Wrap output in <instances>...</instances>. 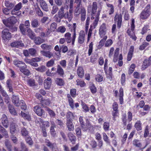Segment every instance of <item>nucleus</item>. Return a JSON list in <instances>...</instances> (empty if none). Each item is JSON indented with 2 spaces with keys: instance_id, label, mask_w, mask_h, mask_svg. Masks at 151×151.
<instances>
[{
  "instance_id": "42",
  "label": "nucleus",
  "mask_w": 151,
  "mask_h": 151,
  "mask_svg": "<svg viewBox=\"0 0 151 151\" xmlns=\"http://www.w3.org/2000/svg\"><path fill=\"white\" fill-rule=\"evenodd\" d=\"M27 67V65H26V67L24 68H21L20 69H19V70L24 75L28 76L30 74V72L29 70L26 69Z\"/></svg>"
},
{
  "instance_id": "20",
  "label": "nucleus",
  "mask_w": 151,
  "mask_h": 151,
  "mask_svg": "<svg viewBox=\"0 0 151 151\" xmlns=\"http://www.w3.org/2000/svg\"><path fill=\"white\" fill-rule=\"evenodd\" d=\"M41 53L44 56L46 57L50 58L53 57V53L50 51H45L42 50L40 51Z\"/></svg>"
},
{
  "instance_id": "58",
  "label": "nucleus",
  "mask_w": 151,
  "mask_h": 151,
  "mask_svg": "<svg viewBox=\"0 0 151 151\" xmlns=\"http://www.w3.org/2000/svg\"><path fill=\"white\" fill-rule=\"evenodd\" d=\"M103 138L104 140L106 143L107 144H109L110 142L108 138V137L105 133H103Z\"/></svg>"
},
{
  "instance_id": "8",
  "label": "nucleus",
  "mask_w": 151,
  "mask_h": 151,
  "mask_svg": "<svg viewBox=\"0 0 151 151\" xmlns=\"http://www.w3.org/2000/svg\"><path fill=\"white\" fill-rule=\"evenodd\" d=\"M2 37L5 41L9 40L12 37L11 33L9 30L7 29H5L2 32Z\"/></svg>"
},
{
  "instance_id": "26",
  "label": "nucleus",
  "mask_w": 151,
  "mask_h": 151,
  "mask_svg": "<svg viewBox=\"0 0 151 151\" xmlns=\"http://www.w3.org/2000/svg\"><path fill=\"white\" fill-rule=\"evenodd\" d=\"M133 146L139 149L142 147V144L140 141L138 139H134L132 141Z\"/></svg>"
},
{
  "instance_id": "34",
  "label": "nucleus",
  "mask_w": 151,
  "mask_h": 151,
  "mask_svg": "<svg viewBox=\"0 0 151 151\" xmlns=\"http://www.w3.org/2000/svg\"><path fill=\"white\" fill-rule=\"evenodd\" d=\"M31 25L33 28H37L39 26V21L37 19H33L31 21Z\"/></svg>"
},
{
  "instance_id": "25",
  "label": "nucleus",
  "mask_w": 151,
  "mask_h": 151,
  "mask_svg": "<svg viewBox=\"0 0 151 151\" xmlns=\"http://www.w3.org/2000/svg\"><path fill=\"white\" fill-rule=\"evenodd\" d=\"M0 132L2 134L3 136H4L5 138L9 137L7 131L1 124H0Z\"/></svg>"
},
{
  "instance_id": "47",
  "label": "nucleus",
  "mask_w": 151,
  "mask_h": 151,
  "mask_svg": "<svg viewBox=\"0 0 151 151\" xmlns=\"http://www.w3.org/2000/svg\"><path fill=\"white\" fill-rule=\"evenodd\" d=\"M29 55L32 56H36L37 54L36 50L34 48H31L29 49Z\"/></svg>"
},
{
  "instance_id": "38",
  "label": "nucleus",
  "mask_w": 151,
  "mask_h": 151,
  "mask_svg": "<svg viewBox=\"0 0 151 151\" xmlns=\"http://www.w3.org/2000/svg\"><path fill=\"white\" fill-rule=\"evenodd\" d=\"M55 82L56 84L59 86H63L64 84V82L63 80L60 78H56Z\"/></svg>"
},
{
  "instance_id": "30",
  "label": "nucleus",
  "mask_w": 151,
  "mask_h": 151,
  "mask_svg": "<svg viewBox=\"0 0 151 151\" xmlns=\"http://www.w3.org/2000/svg\"><path fill=\"white\" fill-rule=\"evenodd\" d=\"M68 136L70 140L73 144L75 143L76 137L72 133L70 132L68 134Z\"/></svg>"
},
{
  "instance_id": "33",
  "label": "nucleus",
  "mask_w": 151,
  "mask_h": 151,
  "mask_svg": "<svg viewBox=\"0 0 151 151\" xmlns=\"http://www.w3.org/2000/svg\"><path fill=\"white\" fill-rule=\"evenodd\" d=\"M99 20V19H98V17H97L96 19H95L93 25L91 24L90 25V27L89 30L92 31L96 27L98 24Z\"/></svg>"
},
{
  "instance_id": "44",
  "label": "nucleus",
  "mask_w": 151,
  "mask_h": 151,
  "mask_svg": "<svg viewBox=\"0 0 151 151\" xmlns=\"http://www.w3.org/2000/svg\"><path fill=\"white\" fill-rule=\"evenodd\" d=\"M5 5L7 8L10 9H12L14 6V4L8 1H6L5 3Z\"/></svg>"
},
{
  "instance_id": "40",
  "label": "nucleus",
  "mask_w": 151,
  "mask_h": 151,
  "mask_svg": "<svg viewBox=\"0 0 151 151\" xmlns=\"http://www.w3.org/2000/svg\"><path fill=\"white\" fill-rule=\"evenodd\" d=\"M55 127V126L54 123H53L52 124L50 128V132L52 136L53 137H55L56 136V133L54 128Z\"/></svg>"
},
{
  "instance_id": "35",
  "label": "nucleus",
  "mask_w": 151,
  "mask_h": 151,
  "mask_svg": "<svg viewBox=\"0 0 151 151\" xmlns=\"http://www.w3.org/2000/svg\"><path fill=\"white\" fill-rule=\"evenodd\" d=\"M123 90L122 88H121L119 89V102L120 104H122L123 103Z\"/></svg>"
},
{
  "instance_id": "4",
  "label": "nucleus",
  "mask_w": 151,
  "mask_h": 151,
  "mask_svg": "<svg viewBox=\"0 0 151 151\" xmlns=\"http://www.w3.org/2000/svg\"><path fill=\"white\" fill-rule=\"evenodd\" d=\"M150 5L148 4L140 14V18L142 19H147L150 14Z\"/></svg>"
},
{
  "instance_id": "51",
  "label": "nucleus",
  "mask_w": 151,
  "mask_h": 151,
  "mask_svg": "<svg viewBox=\"0 0 151 151\" xmlns=\"http://www.w3.org/2000/svg\"><path fill=\"white\" fill-rule=\"evenodd\" d=\"M20 146L22 149L23 151H31L29 150V148L23 142H21L20 143Z\"/></svg>"
},
{
  "instance_id": "54",
  "label": "nucleus",
  "mask_w": 151,
  "mask_h": 151,
  "mask_svg": "<svg viewBox=\"0 0 151 151\" xmlns=\"http://www.w3.org/2000/svg\"><path fill=\"white\" fill-rule=\"evenodd\" d=\"M55 59L52 58L48 61L46 63L47 66V67H50L53 66L55 64Z\"/></svg>"
},
{
  "instance_id": "17",
  "label": "nucleus",
  "mask_w": 151,
  "mask_h": 151,
  "mask_svg": "<svg viewBox=\"0 0 151 151\" xmlns=\"http://www.w3.org/2000/svg\"><path fill=\"white\" fill-rule=\"evenodd\" d=\"M11 46L12 47H16L17 48L23 47L24 46V44L22 41H16L14 42L11 44Z\"/></svg>"
},
{
  "instance_id": "23",
  "label": "nucleus",
  "mask_w": 151,
  "mask_h": 151,
  "mask_svg": "<svg viewBox=\"0 0 151 151\" xmlns=\"http://www.w3.org/2000/svg\"><path fill=\"white\" fill-rule=\"evenodd\" d=\"M8 108L10 113L12 115L14 116L17 115L16 111L13 106L11 104H9L8 106Z\"/></svg>"
},
{
  "instance_id": "2",
  "label": "nucleus",
  "mask_w": 151,
  "mask_h": 151,
  "mask_svg": "<svg viewBox=\"0 0 151 151\" xmlns=\"http://www.w3.org/2000/svg\"><path fill=\"white\" fill-rule=\"evenodd\" d=\"M67 9L65 6H62L59 9L57 14H56L54 16V18L55 21L57 22H60L61 20L65 16Z\"/></svg>"
},
{
  "instance_id": "63",
  "label": "nucleus",
  "mask_w": 151,
  "mask_h": 151,
  "mask_svg": "<svg viewBox=\"0 0 151 151\" xmlns=\"http://www.w3.org/2000/svg\"><path fill=\"white\" fill-rule=\"evenodd\" d=\"M149 45V43L146 42H143L142 44L140 46L139 49L141 50H144L145 48L148 46Z\"/></svg>"
},
{
  "instance_id": "14",
  "label": "nucleus",
  "mask_w": 151,
  "mask_h": 151,
  "mask_svg": "<svg viewBox=\"0 0 151 151\" xmlns=\"http://www.w3.org/2000/svg\"><path fill=\"white\" fill-rule=\"evenodd\" d=\"M106 25L105 23H103L100 27L99 33L101 37L106 33Z\"/></svg>"
},
{
  "instance_id": "10",
  "label": "nucleus",
  "mask_w": 151,
  "mask_h": 151,
  "mask_svg": "<svg viewBox=\"0 0 151 151\" xmlns=\"http://www.w3.org/2000/svg\"><path fill=\"white\" fill-rule=\"evenodd\" d=\"M46 145L51 149L52 151H54L58 149L55 143H52L49 140L46 139L45 141Z\"/></svg>"
},
{
  "instance_id": "29",
  "label": "nucleus",
  "mask_w": 151,
  "mask_h": 151,
  "mask_svg": "<svg viewBox=\"0 0 151 151\" xmlns=\"http://www.w3.org/2000/svg\"><path fill=\"white\" fill-rule=\"evenodd\" d=\"M33 40L34 42L37 45H39L44 42V40L39 37H35Z\"/></svg>"
},
{
  "instance_id": "56",
  "label": "nucleus",
  "mask_w": 151,
  "mask_h": 151,
  "mask_svg": "<svg viewBox=\"0 0 151 151\" xmlns=\"http://www.w3.org/2000/svg\"><path fill=\"white\" fill-rule=\"evenodd\" d=\"M5 145L9 151H12V146L11 143L9 141H6Z\"/></svg>"
},
{
  "instance_id": "7",
  "label": "nucleus",
  "mask_w": 151,
  "mask_h": 151,
  "mask_svg": "<svg viewBox=\"0 0 151 151\" xmlns=\"http://www.w3.org/2000/svg\"><path fill=\"white\" fill-rule=\"evenodd\" d=\"M86 12V9L81 4H78L75 11L74 15L75 16H78L80 14H84Z\"/></svg>"
},
{
  "instance_id": "46",
  "label": "nucleus",
  "mask_w": 151,
  "mask_h": 151,
  "mask_svg": "<svg viewBox=\"0 0 151 151\" xmlns=\"http://www.w3.org/2000/svg\"><path fill=\"white\" fill-rule=\"evenodd\" d=\"M46 110L48 112L49 115L51 117H55V114L53 110H51L48 107L46 108Z\"/></svg>"
},
{
  "instance_id": "49",
  "label": "nucleus",
  "mask_w": 151,
  "mask_h": 151,
  "mask_svg": "<svg viewBox=\"0 0 151 151\" xmlns=\"http://www.w3.org/2000/svg\"><path fill=\"white\" fill-rule=\"evenodd\" d=\"M76 23H73V43L74 41L75 40L76 37Z\"/></svg>"
},
{
  "instance_id": "12",
  "label": "nucleus",
  "mask_w": 151,
  "mask_h": 151,
  "mask_svg": "<svg viewBox=\"0 0 151 151\" xmlns=\"http://www.w3.org/2000/svg\"><path fill=\"white\" fill-rule=\"evenodd\" d=\"M65 39L68 43H70L72 42V44L74 45L75 40L73 43V36L71 37V34L69 32L66 33L64 35Z\"/></svg>"
},
{
  "instance_id": "13",
  "label": "nucleus",
  "mask_w": 151,
  "mask_h": 151,
  "mask_svg": "<svg viewBox=\"0 0 151 151\" xmlns=\"http://www.w3.org/2000/svg\"><path fill=\"white\" fill-rule=\"evenodd\" d=\"M52 83V78L50 77L47 78L44 81V87L46 89H49L51 86Z\"/></svg>"
},
{
  "instance_id": "50",
  "label": "nucleus",
  "mask_w": 151,
  "mask_h": 151,
  "mask_svg": "<svg viewBox=\"0 0 151 151\" xmlns=\"http://www.w3.org/2000/svg\"><path fill=\"white\" fill-rule=\"evenodd\" d=\"M66 30V28L63 26H60L57 29V31L58 32H60L62 33H64Z\"/></svg>"
},
{
  "instance_id": "48",
  "label": "nucleus",
  "mask_w": 151,
  "mask_h": 151,
  "mask_svg": "<svg viewBox=\"0 0 151 151\" xmlns=\"http://www.w3.org/2000/svg\"><path fill=\"white\" fill-rule=\"evenodd\" d=\"M76 82H77L76 84L77 85H79L81 87L85 86L86 85L84 81L82 80L77 79L76 80Z\"/></svg>"
},
{
  "instance_id": "19",
  "label": "nucleus",
  "mask_w": 151,
  "mask_h": 151,
  "mask_svg": "<svg viewBox=\"0 0 151 151\" xmlns=\"http://www.w3.org/2000/svg\"><path fill=\"white\" fill-rule=\"evenodd\" d=\"M72 121L70 120H66V127L69 131H73L74 129V125Z\"/></svg>"
},
{
  "instance_id": "15",
  "label": "nucleus",
  "mask_w": 151,
  "mask_h": 151,
  "mask_svg": "<svg viewBox=\"0 0 151 151\" xmlns=\"http://www.w3.org/2000/svg\"><path fill=\"white\" fill-rule=\"evenodd\" d=\"M13 62L15 66L19 68V69L22 68H24L26 67V65L22 61L16 60L14 61Z\"/></svg>"
},
{
  "instance_id": "57",
  "label": "nucleus",
  "mask_w": 151,
  "mask_h": 151,
  "mask_svg": "<svg viewBox=\"0 0 151 151\" xmlns=\"http://www.w3.org/2000/svg\"><path fill=\"white\" fill-rule=\"evenodd\" d=\"M103 76L99 74L97 75L95 77L96 80L98 82H101L103 81Z\"/></svg>"
},
{
  "instance_id": "32",
  "label": "nucleus",
  "mask_w": 151,
  "mask_h": 151,
  "mask_svg": "<svg viewBox=\"0 0 151 151\" xmlns=\"http://www.w3.org/2000/svg\"><path fill=\"white\" fill-rule=\"evenodd\" d=\"M99 20V19H98V17H97L96 19H95L93 25L91 24L90 25V27L89 30L92 31L96 27L98 24Z\"/></svg>"
},
{
  "instance_id": "53",
  "label": "nucleus",
  "mask_w": 151,
  "mask_h": 151,
  "mask_svg": "<svg viewBox=\"0 0 151 151\" xmlns=\"http://www.w3.org/2000/svg\"><path fill=\"white\" fill-rule=\"evenodd\" d=\"M21 132V134L23 136L26 137L27 135H28V132L24 127H23L22 128Z\"/></svg>"
},
{
  "instance_id": "60",
  "label": "nucleus",
  "mask_w": 151,
  "mask_h": 151,
  "mask_svg": "<svg viewBox=\"0 0 151 151\" xmlns=\"http://www.w3.org/2000/svg\"><path fill=\"white\" fill-rule=\"evenodd\" d=\"M35 69L38 71L43 72L45 71L46 67L45 66L42 65L39 67L35 68Z\"/></svg>"
},
{
  "instance_id": "61",
  "label": "nucleus",
  "mask_w": 151,
  "mask_h": 151,
  "mask_svg": "<svg viewBox=\"0 0 151 151\" xmlns=\"http://www.w3.org/2000/svg\"><path fill=\"white\" fill-rule=\"evenodd\" d=\"M109 122H105L103 124V128L105 131H107L109 130Z\"/></svg>"
},
{
  "instance_id": "45",
  "label": "nucleus",
  "mask_w": 151,
  "mask_h": 151,
  "mask_svg": "<svg viewBox=\"0 0 151 151\" xmlns=\"http://www.w3.org/2000/svg\"><path fill=\"white\" fill-rule=\"evenodd\" d=\"M21 114L22 116L23 117L24 119L27 120L28 121L30 120L31 117L30 115L28 114H27L22 111Z\"/></svg>"
},
{
  "instance_id": "9",
  "label": "nucleus",
  "mask_w": 151,
  "mask_h": 151,
  "mask_svg": "<svg viewBox=\"0 0 151 151\" xmlns=\"http://www.w3.org/2000/svg\"><path fill=\"white\" fill-rule=\"evenodd\" d=\"M1 123L5 128H7L9 125V121L7 116L4 114H3L1 118Z\"/></svg>"
},
{
  "instance_id": "28",
  "label": "nucleus",
  "mask_w": 151,
  "mask_h": 151,
  "mask_svg": "<svg viewBox=\"0 0 151 151\" xmlns=\"http://www.w3.org/2000/svg\"><path fill=\"white\" fill-rule=\"evenodd\" d=\"M57 73L61 77H63L64 74V72L63 68L61 66L58 65L57 67Z\"/></svg>"
},
{
  "instance_id": "36",
  "label": "nucleus",
  "mask_w": 151,
  "mask_h": 151,
  "mask_svg": "<svg viewBox=\"0 0 151 151\" xmlns=\"http://www.w3.org/2000/svg\"><path fill=\"white\" fill-rule=\"evenodd\" d=\"M27 35L32 40H34L35 37V33L32 32V29L30 28L27 30Z\"/></svg>"
},
{
  "instance_id": "22",
  "label": "nucleus",
  "mask_w": 151,
  "mask_h": 151,
  "mask_svg": "<svg viewBox=\"0 0 151 151\" xmlns=\"http://www.w3.org/2000/svg\"><path fill=\"white\" fill-rule=\"evenodd\" d=\"M12 101L16 106H19L20 105V101L18 96L13 95Z\"/></svg>"
},
{
  "instance_id": "52",
  "label": "nucleus",
  "mask_w": 151,
  "mask_h": 151,
  "mask_svg": "<svg viewBox=\"0 0 151 151\" xmlns=\"http://www.w3.org/2000/svg\"><path fill=\"white\" fill-rule=\"evenodd\" d=\"M107 6L108 7L110 8L109 11V14L111 15L113 14L114 11L113 5L111 4H107Z\"/></svg>"
},
{
  "instance_id": "59",
  "label": "nucleus",
  "mask_w": 151,
  "mask_h": 151,
  "mask_svg": "<svg viewBox=\"0 0 151 151\" xmlns=\"http://www.w3.org/2000/svg\"><path fill=\"white\" fill-rule=\"evenodd\" d=\"M16 125L14 124H12L10 125V132L12 134H14L16 131Z\"/></svg>"
},
{
  "instance_id": "43",
  "label": "nucleus",
  "mask_w": 151,
  "mask_h": 151,
  "mask_svg": "<svg viewBox=\"0 0 151 151\" xmlns=\"http://www.w3.org/2000/svg\"><path fill=\"white\" fill-rule=\"evenodd\" d=\"M64 18L65 19H68L69 21H70L73 18V14H70L69 13L67 9L65 14V17Z\"/></svg>"
},
{
  "instance_id": "11",
  "label": "nucleus",
  "mask_w": 151,
  "mask_h": 151,
  "mask_svg": "<svg viewBox=\"0 0 151 151\" xmlns=\"http://www.w3.org/2000/svg\"><path fill=\"white\" fill-rule=\"evenodd\" d=\"M114 21L117 22L118 28H119L121 27L122 22V16L121 14H116L114 17Z\"/></svg>"
},
{
  "instance_id": "1",
  "label": "nucleus",
  "mask_w": 151,
  "mask_h": 151,
  "mask_svg": "<svg viewBox=\"0 0 151 151\" xmlns=\"http://www.w3.org/2000/svg\"><path fill=\"white\" fill-rule=\"evenodd\" d=\"M97 3L96 2L93 1L92 5H89L88 6V11L91 12V19L93 20L98 17V19H99V16L100 15L101 10H98L97 11Z\"/></svg>"
},
{
  "instance_id": "6",
  "label": "nucleus",
  "mask_w": 151,
  "mask_h": 151,
  "mask_svg": "<svg viewBox=\"0 0 151 151\" xmlns=\"http://www.w3.org/2000/svg\"><path fill=\"white\" fill-rule=\"evenodd\" d=\"M41 104H39L34 107V111L39 116H41L45 114L44 110L41 108Z\"/></svg>"
},
{
  "instance_id": "55",
  "label": "nucleus",
  "mask_w": 151,
  "mask_h": 151,
  "mask_svg": "<svg viewBox=\"0 0 151 151\" xmlns=\"http://www.w3.org/2000/svg\"><path fill=\"white\" fill-rule=\"evenodd\" d=\"M58 10L59 9L58 6L56 5H54L52 7L51 13L52 14H54L57 12Z\"/></svg>"
},
{
  "instance_id": "31",
  "label": "nucleus",
  "mask_w": 151,
  "mask_h": 151,
  "mask_svg": "<svg viewBox=\"0 0 151 151\" xmlns=\"http://www.w3.org/2000/svg\"><path fill=\"white\" fill-rule=\"evenodd\" d=\"M67 120H70L72 121L75 118L74 114L71 112L70 111H68L66 115Z\"/></svg>"
},
{
  "instance_id": "64",
  "label": "nucleus",
  "mask_w": 151,
  "mask_h": 151,
  "mask_svg": "<svg viewBox=\"0 0 151 151\" xmlns=\"http://www.w3.org/2000/svg\"><path fill=\"white\" fill-rule=\"evenodd\" d=\"M27 84L30 86H35V80L32 79H29L27 80Z\"/></svg>"
},
{
  "instance_id": "24",
  "label": "nucleus",
  "mask_w": 151,
  "mask_h": 151,
  "mask_svg": "<svg viewBox=\"0 0 151 151\" xmlns=\"http://www.w3.org/2000/svg\"><path fill=\"white\" fill-rule=\"evenodd\" d=\"M41 48L43 50H51L52 49V45H48L44 43L41 45L40 46Z\"/></svg>"
},
{
  "instance_id": "37",
  "label": "nucleus",
  "mask_w": 151,
  "mask_h": 151,
  "mask_svg": "<svg viewBox=\"0 0 151 151\" xmlns=\"http://www.w3.org/2000/svg\"><path fill=\"white\" fill-rule=\"evenodd\" d=\"M150 62L148 63H147L146 61H144L142 67L143 70L147 68L149 66L151 65V56L150 57Z\"/></svg>"
},
{
  "instance_id": "3",
  "label": "nucleus",
  "mask_w": 151,
  "mask_h": 151,
  "mask_svg": "<svg viewBox=\"0 0 151 151\" xmlns=\"http://www.w3.org/2000/svg\"><path fill=\"white\" fill-rule=\"evenodd\" d=\"M17 19L14 16H12L8 18L7 20H3V23L7 27L10 28L17 29L15 27H13V25L17 22Z\"/></svg>"
},
{
  "instance_id": "41",
  "label": "nucleus",
  "mask_w": 151,
  "mask_h": 151,
  "mask_svg": "<svg viewBox=\"0 0 151 151\" xmlns=\"http://www.w3.org/2000/svg\"><path fill=\"white\" fill-rule=\"evenodd\" d=\"M134 127L138 131L142 130V124L140 121H138L136 122L134 125Z\"/></svg>"
},
{
  "instance_id": "62",
  "label": "nucleus",
  "mask_w": 151,
  "mask_h": 151,
  "mask_svg": "<svg viewBox=\"0 0 151 151\" xmlns=\"http://www.w3.org/2000/svg\"><path fill=\"white\" fill-rule=\"evenodd\" d=\"M10 9L6 8L4 7L2 9L3 13L6 15H8L10 14Z\"/></svg>"
},
{
  "instance_id": "21",
  "label": "nucleus",
  "mask_w": 151,
  "mask_h": 151,
  "mask_svg": "<svg viewBox=\"0 0 151 151\" xmlns=\"http://www.w3.org/2000/svg\"><path fill=\"white\" fill-rule=\"evenodd\" d=\"M134 49V47L132 45L130 46L127 58V60L128 61H130L131 59L133 56Z\"/></svg>"
},
{
  "instance_id": "39",
  "label": "nucleus",
  "mask_w": 151,
  "mask_h": 151,
  "mask_svg": "<svg viewBox=\"0 0 151 151\" xmlns=\"http://www.w3.org/2000/svg\"><path fill=\"white\" fill-rule=\"evenodd\" d=\"M25 140L27 143L29 145L32 146L33 145V142L31 137L29 135H27L25 137Z\"/></svg>"
},
{
  "instance_id": "27",
  "label": "nucleus",
  "mask_w": 151,
  "mask_h": 151,
  "mask_svg": "<svg viewBox=\"0 0 151 151\" xmlns=\"http://www.w3.org/2000/svg\"><path fill=\"white\" fill-rule=\"evenodd\" d=\"M77 74L81 78H82L84 76V71L82 66H79L77 70Z\"/></svg>"
},
{
  "instance_id": "16",
  "label": "nucleus",
  "mask_w": 151,
  "mask_h": 151,
  "mask_svg": "<svg viewBox=\"0 0 151 151\" xmlns=\"http://www.w3.org/2000/svg\"><path fill=\"white\" fill-rule=\"evenodd\" d=\"M85 39V35L83 31H81L78 38V42L80 44H82L84 42Z\"/></svg>"
},
{
  "instance_id": "18",
  "label": "nucleus",
  "mask_w": 151,
  "mask_h": 151,
  "mask_svg": "<svg viewBox=\"0 0 151 151\" xmlns=\"http://www.w3.org/2000/svg\"><path fill=\"white\" fill-rule=\"evenodd\" d=\"M19 28L22 34L24 35H26V32L28 29L30 28H28L24 25L23 24H21L19 26Z\"/></svg>"
},
{
  "instance_id": "5",
  "label": "nucleus",
  "mask_w": 151,
  "mask_h": 151,
  "mask_svg": "<svg viewBox=\"0 0 151 151\" xmlns=\"http://www.w3.org/2000/svg\"><path fill=\"white\" fill-rule=\"evenodd\" d=\"M22 7V4L21 2L19 3L15 6L14 9L12 10L11 14L12 15H16L19 16L21 14V12L19 10Z\"/></svg>"
}]
</instances>
